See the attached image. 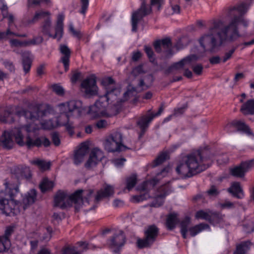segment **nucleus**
Wrapping results in <instances>:
<instances>
[{"instance_id": "nucleus-1", "label": "nucleus", "mask_w": 254, "mask_h": 254, "mask_svg": "<svg viewBox=\"0 0 254 254\" xmlns=\"http://www.w3.org/2000/svg\"><path fill=\"white\" fill-rule=\"evenodd\" d=\"M249 6L247 3L242 2L230 8L227 18H231V20L226 26H225V22L222 20L213 21L208 35L210 39L209 44L211 49H217L222 44L233 42L241 37L239 28L241 25L246 27L248 25V21L242 15L247 11Z\"/></svg>"}, {"instance_id": "nucleus-2", "label": "nucleus", "mask_w": 254, "mask_h": 254, "mask_svg": "<svg viewBox=\"0 0 254 254\" xmlns=\"http://www.w3.org/2000/svg\"><path fill=\"white\" fill-rule=\"evenodd\" d=\"M101 84L106 93L101 96L94 105L89 107L88 111L91 118L95 119L101 117H110L116 114V103L122 102L118 98L121 89L117 87L114 80L111 77L102 79Z\"/></svg>"}, {"instance_id": "nucleus-3", "label": "nucleus", "mask_w": 254, "mask_h": 254, "mask_svg": "<svg viewBox=\"0 0 254 254\" xmlns=\"http://www.w3.org/2000/svg\"><path fill=\"white\" fill-rule=\"evenodd\" d=\"M4 190H0V211L7 216L16 215L25 210L36 200L37 193L34 189L30 190L25 194L20 203L14 200L19 192L17 185L9 183L6 180L4 183Z\"/></svg>"}, {"instance_id": "nucleus-4", "label": "nucleus", "mask_w": 254, "mask_h": 254, "mask_svg": "<svg viewBox=\"0 0 254 254\" xmlns=\"http://www.w3.org/2000/svg\"><path fill=\"white\" fill-rule=\"evenodd\" d=\"M53 112V109L50 105L38 104L33 107L32 111H23L21 114L17 113V114L19 116H23L25 119H28L33 122L25 126V128L28 132H35L40 128L50 130L64 124V122H62L60 116L55 121L49 120L43 122H41L44 117L52 114Z\"/></svg>"}, {"instance_id": "nucleus-5", "label": "nucleus", "mask_w": 254, "mask_h": 254, "mask_svg": "<svg viewBox=\"0 0 254 254\" xmlns=\"http://www.w3.org/2000/svg\"><path fill=\"white\" fill-rule=\"evenodd\" d=\"M206 153V147L204 146L190 154H182L176 168L177 174L182 178H190L205 170V167L201 162Z\"/></svg>"}, {"instance_id": "nucleus-6", "label": "nucleus", "mask_w": 254, "mask_h": 254, "mask_svg": "<svg viewBox=\"0 0 254 254\" xmlns=\"http://www.w3.org/2000/svg\"><path fill=\"white\" fill-rule=\"evenodd\" d=\"M25 128V126L21 127H17L12 129L10 131H4L0 138V142L5 148L9 149L13 147L14 141L12 136L14 137L15 142L20 146L26 145L28 148H31L34 146L39 147L42 145L45 147L49 146L50 141L46 137L41 136L32 139L29 135L26 137L25 141L24 140V136L22 133V129Z\"/></svg>"}, {"instance_id": "nucleus-7", "label": "nucleus", "mask_w": 254, "mask_h": 254, "mask_svg": "<svg viewBox=\"0 0 254 254\" xmlns=\"http://www.w3.org/2000/svg\"><path fill=\"white\" fill-rule=\"evenodd\" d=\"M93 193L91 190H79L71 195H68L64 192L59 191L55 196L54 206L64 209L73 203L75 204V209H78L84 203H89V199Z\"/></svg>"}, {"instance_id": "nucleus-8", "label": "nucleus", "mask_w": 254, "mask_h": 254, "mask_svg": "<svg viewBox=\"0 0 254 254\" xmlns=\"http://www.w3.org/2000/svg\"><path fill=\"white\" fill-rule=\"evenodd\" d=\"M57 108L61 114L62 122H64V124L61 126H65L68 133L71 135H73L74 127L69 120L70 117H78L80 116L82 111V102L79 100H70L58 104Z\"/></svg>"}, {"instance_id": "nucleus-9", "label": "nucleus", "mask_w": 254, "mask_h": 254, "mask_svg": "<svg viewBox=\"0 0 254 254\" xmlns=\"http://www.w3.org/2000/svg\"><path fill=\"white\" fill-rule=\"evenodd\" d=\"M104 145L109 152L125 151L128 148L123 144V136L119 132H115L107 137Z\"/></svg>"}, {"instance_id": "nucleus-10", "label": "nucleus", "mask_w": 254, "mask_h": 254, "mask_svg": "<svg viewBox=\"0 0 254 254\" xmlns=\"http://www.w3.org/2000/svg\"><path fill=\"white\" fill-rule=\"evenodd\" d=\"M198 60V57L195 55H190L179 62L174 64L171 67L170 69H179L182 68L191 67L193 68V72L196 74H201L202 70V66L198 64L194 65V64Z\"/></svg>"}, {"instance_id": "nucleus-11", "label": "nucleus", "mask_w": 254, "mask_h": 254, "mask_svg": "<svg viewBox=\"0 0 254 254\" xmlns=\"http://www.w3.org/2000/svg\"><path fill=\"white\" fill-rule=\"evenodd\" d=\"M153 76L151 74H149L140 80L137 87H131L130 86H129L127 90L124 94L122 101H125L130 97L135 96L136 93L143 90L144 87L145 88H148L153 83Z\"/></svg>"}, {"instance_id": "nucleus-12", "label": "nucleus", "mask_w": 254, "mask_h": 254, "mask_svg": "<svg viewBox=\"0 0 254 254\" xmlns=\"http://www.w3.org/2000/svg\"><path fill=\"white\" fill-rule=\"evenodd\" d=\"M158 230L155 226H150L145 232V238L139 239L137 241L138 248H143L150 246L155 241L157 236Z\"/></svg>"}, {"instance_id": "nucleus-13", "label": "nucleus", "mask_w": 254, "mask_h": 254, "mask_svg": "<svg viewBox=\"0 0 254 254\" xmlns=\"http://www.w3.org/2000/svg\"><path fill=\"white\" fill-rule=\"evenodd\" d=\"M235 129L241 131L250 137L254 136L253 133L251 129L242 121L234 120L224 127V130L228 132H232Z\"/></svg>"}, {"instance_id": "nucleus-14", "label": "nucleus", "mask_w": 254, "mask_h": 254, "mask_svg": "<svg viewBox=\"0 0 254 254\" xmlns=\"http://www.w3.org/2000/svg\"><path fill=\"white\" fill-rule=\"evenodd\" d=\"M253 168H254V159L242 162L239 166L231 168L230 173L234 177L242 178L247 171Z\"/></svg>"}, {"instance_id": "nucleus-15", "label": "nucleus", "mask_w": 254, "mask_h": 254, "mask_svg": "<svg viewBox=\"0 0 254 254\" xmlns=\"http://www.w3.org/2000/svg\"><path fill=\"white\" fill-rule=\"evenodd\" d=\"M171 171V167L167 166L164 168L161 172L157 174L155 177L150 180H148L143 182V183L138 187L137 189L139 190H146L150 187H154L158 182V180L161 178L164 177Z\"/></svg>"}, {"instance_id": "nucleus-16", "label": "nucleus", "mask_w": 254, "mask_h": 254, "mask_svg": "<svg viewBox=\"0 0 254 254\" xmlns=\"http://www.w3.org/2000/svg\"><path fill=\"white\" fill-rule=\"evenodd\" d=\"M81 87L82 91L86 95H94L97 93V86L94 76H92L86 78L81 83Z\"/></svg>"}, {"instance_id": "nucleus-17", "label": "nucleus", "mask_w": 254, "mask_h": 254, "mask_svg": "<svg viewBox=\"0 0 254 254\" xmlns=\"http://www.w3.org/2000/svg\"><path fill=\"white\" fill-rule=\"evenodd\" d=\"M104 157L103 152L98 148L92 150L88 159L85 164L87 168L95 167Z\"/></svg>"}, {"instance_id": "nucleus-18", "label": "nucleus", "mask_w": 254, "mask_h": 254, "mask_svg": "<svg viewBox=\"0 0 254 254\" xmlns=\"http://www.w3.org/2000/svg\"><path fill=\"white\" fill-rule=\"evenodd\" d=\"M89 151L88 144L84 142L80 144L79 148L74 152V163L78 165L82 163Z\"/></svg>"}, {"instance_id": "nucleus-19", "label": "nucleus", "mask_w": 254, "mask_h": 254, "mask_svg": "<svg viewBox=\"0 0 254 254\" xmlns=\"http://www.w3.org/2000/svg\"><path fill=\"white\" fill-rule=\"evenodd\" d=\"M163 110V108L160 107L157 113L154 114L143 116L137 121V125L141 129L143 133L144 132L146 128H147L149 123L152 121L153 118L160 115Z\"/></svg>"}, {"instance_id": "nucleus-20", "label": "nucleus", "mask_w": 254, "mask_h": 254, "mask_svg": "<svg viewBox=\"0 0 254 254\" xmlns=\"http://www.w3.org/2000/svg\"><path fill=\"white\" fill-rule=\"evenodd\" d=\"M170 192L168 186H165L160 189L159 192L156 195L154 200L151 203V207H158L162 205L166 195Z\"/></svg>"}, {"instance_id": "nucleus-21", "label": "nucleus", "mask_w": 254, "mask_h": 254, "mask_svg": "<svg viewBox=\"0 0 254 254\" xmlns=\"http://www.w3.org/2000/svg\"><path fill=\"white\" fill-rule=\"evenodd\" d=\"M125 242L126 238L123 231L119 230L108 241V244L112 247L119 248L122 247Z\"/></svg>"}, {"instance_id": "nucleus-22", "label": "nucleus", "mask_w": 254, "mask_h": 254, "mask_svg": "<svg viewBox=\"0 0 254 254\" xmlns=\"http://www.w3.org/2000/svg\"><path fill=\"white\" fill-rule=\"evenodd\" d=\"M13 231V227H7L5 231L4 236H0V253L8 249L10 246V242L9 237Z\"/></svg>"}, {"instance_id": "nucleus-23", "label": "nucleus", "mask_w": 254, "mask_h": 254, "mask_svg": "<svg viewBox=\"0 0 254 254\" xmlns=\"http://www.w3.org/2000/svg\"><path fill=\"white\" fill-rule=\"evenodd\" d=\"M114 193L113 186L107 185L103 189L99 190L95 196V200L98 202L103 198L107 197L113 195Z\"/></svg>"}, {"instance_id": "nucleus-24", "label": "nucleus", "mask_w": 254, "mask_h": 254, "mask_svg": "<svg viewBox=\"0 0 254 254\" xmlns=\"http://www.w3.org/2000/svg\"><path fill=\"white\" fill-rule=\"evenodd\" d=\"M60 51L64 56L61 58V62L64 65L65 70H66L68 68L69 57L70 55V51L69 49L66 45H61L60 46Z\"/></svg>"}, {"instance_id": "nucleus-25", "label": "nucleus", "mask_w": 254, "mask_h": 254, "mask_svg": "<svg viewBox=\"0 0 254 254\" xmlns=\"http://www.w3.org/2000/svg\"><path fill=\"white\" fill-rule=\"evenodd\" d=\"M64 18V15L62 13L59 14L58 16L56 33L54 35L53 38H57L58 40L61 39L63 35Z\"/></svg>"}, {"instance_id": "nucleus-26", "label": "nucleus", "mask_w": 254, "mask_h": 254, "mask_svg": "<svg viewBox=\"0 0 254 254\" xmlns=\"http://www.w3.org/2000/svg\"><path fill=\"white\" fill-rule=\"evenodd\" d=\"M15 177L17 180L22 179H29L31 177V173L30 168L27 167L24 168H17L15 170Z\"/></svg>"}, {"instance_id": "nucleus-27", "label": "nucleus", "mask_w": 254, "mask_h": 254, "mask_svg": "<svg viewBox=\"0 0 254 254\" xmlns=\"http://www.w3.org/2000/svg\"><path fill=\"white\" fill-rule=\"evenodd\" d=\"M240 110L244 115L254 114V99L247 100L241 106Z\"/></svg>"}, {"instance_id": "nucleus-28", "label": "nucleus", "mask_w": 254, "mask_h": 254, "mask_svg": "<svg viewBox=\"0 0 254 254\" xmlns=\"http://www.w3.org/2000/svg\"><path fill=\"white\" fill-rule=\"evenodd\" d=\"M228 191L233 196L238 198H242L244 197L243 190L239 183L235 182L232 183L231 187L228 189Z\"/></svg>"}, {"instance_id": "nucleus-29", "label": "nucleus", "mask_w": 254, "mask_h": 254, "mask_svg": "<svg viewBox=\"0 0 254 254\" xmlns=\"http://www.w3.org/2000/svg\"><path fill=\"white\" fill-rule=\"evenodd\" d=\"M178 215L176 213L169 214L167 217L166 225L169 230L174 229L176 224L179 222Z\"/></svg>"}, {"instance_id": "nucleus-30", "label": "nucleus", "mask_w": 254, "mask_h": 254, "mask_svg": "<svg viewBox=\"0 0 254 254\" xmlns=\"http://www.w3.org/2000/svg\"><path fill=\"white\" fill-rule=\"evenodd\" d=\"M40 240L48 241L52 237V229L51 227H42L40 232H38Z\"/></svg>"}, {"instance_id": "nucleus-31", "label": "nucleus", "mask_w": 254, "mask_h": 254, "mask_svg": "<svg viewBox=\"0 0 254 254\" xmlns=\"http://www.w3.org/2000/svg\"><path fill=\"white\" fill-rule=\"evenodd\" d=\"M0 120L4 123H10L13 122V107H11L4 110L3 115L0 116Z\"/></svg>"}, {"instance_id": "nucleus-32", "label": "nucleus", "mask_w": 254, "mask_h": 254, "mask_svg": "<svg viewBox=\"0 0 254 254\" xmlns=\"http://www.w3.org/2000/svg\"><path fill=\"white\" fill-rule=\"evenodd\" d=\"M223 218L219 214L216 213L207 212V222L214 226L220 225Z\"/></svg>"}, {"instance_id": "nucleus-33", "label": "nucleus", "mask_w": 254, "mask_h": 254, "mask_svg": "<svg viewBox=\"0 0 254 254\" xmlns=\"http://www.w3.org/2000/svg\"><path fill=\"white\" fill-rule=\"evenodd\" d=\"M251 245V243L248 241L238 244L233 254H246L250 250Z\"/></svg>"}, {"instance_id": "nucleus-34", "label": "nucleus", "mask_w": 254, "mask_h": 254, "mask_svg": "<svg viewBox=\"0 0 254 254\" xmlns=\"http://www.w3.org/2000/svg\"><path fill=\"white\" fill-rule=\"evenodd\" d=\"M50 13L46 11H38L35 12L33 17L29 21V23H34L42 19H47L50 17Z\"/></svg>"}, {"instance_id": "nucleus-35", "label": "nucleus", "mask_w": 254, "mask_h": 254, "mask_svg": "<svg viewBox=\"0 0 254 254\" xmlns=\"http://www.w3.org/2000/svg\"><path fill=\"white\" fill-rule=\"evenodd\" d=\"M30 163L32 164L37 165L42 171H46L49 169L51 166L50 162H46L39 159L31 160Z\"/></svg>"}, {"instance_id": "nucleus-36", "label": "nucleus", "mask_w": 254, "mask_h": 254, "mask_svg": "<svg viewBox=\"0 0 254 254\" xmlns=\"http://www.w3.org/2000/svg\"><path fill=\"white\" fill-rule=\"evenodd\" d=\"M54 186V182L46 178H44L40 184V188L43 192L52 189Z\"/></svg>"}, {"instance_id": "nucleus-37", "label": "nucleus", "mask_w": 254, "mask_h": 254, "mask_svg": "<svg viewBox=\"0 0 254 254\" xmlns=\"http://www.w3.org/2000/svg\"><path fill=\"white\" fill-rule=\"evenodd\" d=\"M30 54L28 52L23 54V67L25 73H27L30 69L32 61L29 57Z\"/></svg>"}, {"instance_id": "nucleus-38", "label": "nucleus", "mask_w": 254, "mask_h": 254, "mask_svg": "<svg viewBox=\"0 0 254 254\" xmlns=\"http://www.w3.org/2000/svg\"><path fill=\"white\" fill-rule=\"evenodd\" d=\"M190 222V218L189 216H186L184 219L181 223V232L183 237L187 238L188 232V227Z\"/></svg>"}, {"instance_id": "nucleus-39", "label": "nucleus", "mask_w": 254, "mask_h": 254, "mask_svg": "<svg viewBox=\"0 0 254 254\" xmlns=\"http://www.w3.org/2000/svg\"><path fill=\"white\" fill-rule=\"evenodd\" d=\"M160 41L161 43L162 47L165 49H168V50L166 51V56L169 57L173 55L174 53L172 52L170 49L172 46L170 39L166 38Z\"/></svg>"}, {"instance_id": "nucleus-40", "label": "nucleus", "mask_w": 254, "mask_h": 254, "mask_svg": "<svg viewBox=\"0 0 254 254\" xmlns=\"http://www.w3.org/2000/svg\"><path fill=\"white\" fill-rule=\"evenodd\" d=\"M137 176L132 174L126 179V188L128 190H131L136 183Z\"/></svg>"}, {"instance_id": "nucleus-41", "label": "nucleus", "mask_w": 254, "mask_h": 254, "mask_svg": "<svg viewBox=\"0 0 254 254\" xmlns=\"http://www.w3.org/2000/svg\"><path fill=\"white\" fill-rule=\"evenodd\" d=\"M206 225L203 224H200L197 225L194 227H191L189 229L190 235L192 237H194L197 234L201 232L202 230L205 229Z\"/></svg>"}, {"instance_id": "nucleus-42", "label": "nucleus", "mask_w": 254, "mask_h": 254, "mask_svg": "<svg viewBox=\"0 0 254 254\" xmlns=\"http://www.w3.org/2000/svg\"><path fill=\"white\" fill-rule=\"evenodd\" d=\"M168 157V153L167 152L161 153L158 157L154 160L152 166L156 167L165 161Z\"/></svg>"}, {"instance_id": "nucleus-43", "label": "nucleus", "mask_w": 254, "mask_h": 254, "mask_svg": "<svg viewBox=\"0 0 254 254\" xmlns=\"http://www.w3.org/2000/svg\"><path fill=\"white\" fill-rule=\"evenodd\" d=\"M9 43L12 48L28 46L27 40L21 41L16 39H13L9 40Z\"/></svg>"}, {"instance_id": "nucleus-44", "label": "nucleus", "mask_w": 254, "mask_h": 254, "mask_svg": "<svg viewBox=\"0 0 254 254\" xmlns=\"http://www.w3.org/2000/svg\"><path fill=\"white\" fill-rule=\"evenodd\" d=\"M51 24V19L50 17H49L45 20V22L43 26V32L44 34L48 35L49 37L53 38L54 35H52L50 33Z\"/></svg>"}, {"instance_id": "nucleus-45", "label": "nucleus", "mask_w": 254, "mask_h": 254, "mask_svg": "<svg viewBox=\"0 0 254 254\" xmlns=\"http://www.w3.org/2000/svg\"><path fill=\"white\" fill-rule=\"evenodd\" d=\"M218 207L222 209H229L234 207V203L229 200H225L224 202H219L218 204Z\"/></svg>"}, {"instance_id": "nucleus-46", "label": "nucleus", "mask_w": 254, "mask_h": 254, "mask_svg": "<svg viewBox=\"0 0 254 254\" xmlns=\"http://www.w3.org/2000/svg\"><path fill=\"white\" fill-rule=\"evenodd\" d=\"M0 9L1 11L3 18L7 16L8 7L4 0H0Z\"/></svg>"}, {"instance_id": "nucleus-47", "label": "nucleus", "mask_w": 254, "mask_h": 254, "mask_svg": "<svg viewBox=\"0 0 254 254\" xmlns=\"http://www.w3.org/2000/svg\"><path fill=\"white\" fill-rule=\"evenodd\" d=\"M144 71L143 69V66L142 65H139L133 68L131 74L133 75L134 77H136V76L140 74H141L142 73H144Z\"/></svg>"}, {"instance_id": "nucleus-48", "label": "nucleus", "mask_w": 254, "mask_h": 254, "mask_svg": "<svg viewBox=\"0 0 254 254\" xmlns=\"http://www.w3.org/2000/svg\"><path fill=\"white\" fill-rule=\"evenodd\" d=\"M53 90L59 95H63L64 94V88L59 84H54L52 85Z\"/></svg>"}, {"instance_id": "nucleus-49", "label": "nucleus", "mask_w": 254, "mask_h": 254, "mask_svg": "<svg viewBox=\"0 0 254 254\" xmlns=\"http://www.w3.org/2000/svg\"><path fill=\"white\" fill-rule=\"evenodd\" d=\"M144 50L145 53H146L148 58L149 59L151 62H153L154 60V53L152 51V49L151 47L145 46H144Z\"/></svg>"}, {"instance_id": "nucleus-50", "label": "nucleus", "mask_w": 254, "mask_h": 254, "mask_svg": "<svg viewBox=\"0 0 254 254\" xmlns=\"http://www.w3.org/2000/svg\"><path fill=\"white\" fill-rule=\"evenodd\" d=\"M43 41V38L41 36H38L34 38L32 40H27L28 46L32 45H36L42 43Z\"/></svg>"}, {"instance_id": "nucleus-51", "label": "nucleus", "mask_w": 254, "mask_h": 254, "mask_svg": "<svg viewBox=\"0 0 254 254\" xmlns=\"http://www.w3.org/2000/svg\"><path fill=\"white\" fill-rule=\"evenodd\" d=\"M126 159L124 158H117L112 160V162L117 167H121L124 164Z\"/></svg>"}, {"instance_id": "nucleus-52", "label": "nucleus", "mask_w": 254, "mask_h": 254, "mask_svg": "<svg viewBox=\"0 0 254 254\" xmlns=\"http://www.w3.org/2000/svg\"><path fill=\"white\" fill-rule=\"evenodd\" d=\"M81 9L80 12L82 14H85L88 8L89 5V0H81Z\"/></svg>"}, {"instance_id": "nucleus-53", "label": "nucleus", "mask_w": 254, "mask_h": 254, "mask_svg": "<svg viewBox=\"0 0 254 254\" xmlns=\"http://www.w3.org/2000/svg\"><path fill=\"white\" fill-rule=\"evenodd\" d=\"M52 139L55 145L59 146L60 144L61 140L59 134L57 132L52 133Z\"/></svg>"}, {"instance_id": "nucleus-54", "label": "nucleus", "mask_w": 254, "mask_h": 254, "mask_svg": "<svg viewBox=\"0 0 254 254\" xmlns=\"http://www.w3.org/2000/svg\"><path fill=\"white\" fill-rule=\"evenodd\" d=\"M197 219H206V212L204 210L198 211L195 215Z\"/></svg>"}, {"instance_id": "nucleus-55", "label": "nucleus", "mask_w": 254, "mask_h": 254, "mask_svg": "<svg viewBox=\"0 0 254 254\" xmlns=\"http://www.w3.org/2000/svg\"><path fill=\"white\" fill-rule=\"evenodd\" d=\"M4 33H6V35L4 36L3 39H5L8 38V36L9 35H12L17 37H26L27 35L26 34H18L14 32L10 31L9 28H8L6 32H4Z\"/></svg>"}, {"instance_id": "nucleus-56", "label": "nucleus", "mask_w": 254, "mask_h": 254, "mask_svg": "<svg viewBox=\"0 0 254 254\" xmlns=\"http://www.w3.org/2000/svg\"><path fill=\"white\" fill-rule=\"evenodd\" d=\"M219 191L214 186H211L210 189L207 190V194L211 196H216L219 194Z\"/></svg>"}, {"instance_id": "nucleus-57", "label": "nucleus", "mask_w": 254, "mask_h": 254, "mask_svg": "<svg viewBox=\"0 0 254 254\" xmlns=\"http://www.w3.org/2000/svg\"><path fill=\"white\" fill-rule=\"evenodd\" d=\"M75 248L74 247H68L64 249L63 254H79L78 252H74Z\"/></svg>"}, {"instance_id": "nucleus-58", "label": "nucleus", "mask_w": 254, "mask_h": 254, "mask_svg": "<svg viewBox=\"0 0 254 254\" xmlns=\"http://www.w3.org/2000/svg\"><path fill=\"white\" fill-rule=\"evenodd\" d=\"M108 125L107 121L105 120H101L97 122L96 126L98 128H102L106 127Z\"/></svg>"}, {"instance_id": "nucleus-59", "label": "nucleus", "mask_w": 254, "mask_h": 254, "mask_svg": "<svg viewBox=\"0 0 254 254\" xmlns=\"http://www.w3.org/2000/svg\"><path fill=\"white\" fill-rule=\"evenodd\" d=\"M3 64L5 67L8 70H9L10 71H13L14 70V67L11 62L8 61H6L4 62Z\"/></svg>"}, {"instance_id": "nucleus-60", "label": "nucleus", "mask_w": 254, "mask_h": 254, "mask_svg": "<svg viewBox=\"0 0 254 254\" xmlns=\"http://www.w3.org/2000/svg\"><path fill=\"white\" fill-rule=\"evenodd\" d=\"M171 8L172 10L171 13L172 14H177L180 12V6L177 4L171 5Z\"/></svg>"}, {"instance_id": "nucleus-61", "label": "nucleus", "mask_w": 254, "mask_h": 254, "mask_svg": "<svg viewBox=\"0 0 254 254\" xmlns=\"http://www.w3.org/2000/svg\"><path fill=\"white\" fill-rule=\"evenodd\" d=\"M206 41V35H203L199 40V42L201 46L205 49V44Z\"/></svg>"}, {"instance_id": "nucleus-62", "label": "nucleus", "mask_w": 254, "mask_h": 254, "mask_svg": "<svg viewBox=\"0 0 254 254\" xmlns=\"http://www.w3.org/2000/svg\"><path fill=\"white\" fill-rule=\"evenodd\" d=\"M141 56V54L140 52L137 51V52H134L132 54V60L133 61H137L140 59Z\"/></svg>"}, {"instance_id": "nucleus-63", "label": "nucleus", "mask_w": 254, "mask_h": 254, "mask_svg": "<svg viewBox=\"0 0 254 254\" xmlns=\"http://www.w3.org/2000/svg\"><path fill=\"white\" fill-rule=\"evenodd\" d=\"M154 48L157 52H161L162 44L160 40L156 41L154 44Z\"/></svg>"}, {"instance_id": "nucleus-64", "label": "nucleus", "mask_w": 254, "mask_h": 254, "mask_svg": "<svg viewBox=\"0 0 254 254\" xmlns=\"http://www.w3.org/2000/svg\"><path fill=\"white\" fill-rule=\"evenodd\" d=\"M234 52V50H231L230 51H229L228 53H226L225 55L224 56V57L223 59V61L224 63L226 62L228 59H229L231 58V57L232 56Z\"/></svg>"}]
</instances>
